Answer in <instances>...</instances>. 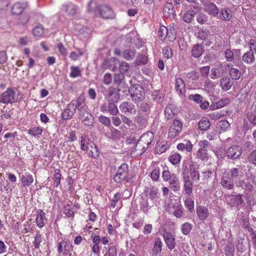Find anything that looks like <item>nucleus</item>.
<instances>
[{
    "label": "nucleus",
    "instance_id": "1",
    "mask_svg": "<svg viewBox=\"0 0 256 256\" xmlns=\"http://www.w3.org/2000/svg\"><path fill=\"white\" fill-rule=\"evenodd\" d=\"M154 138V134L152 132H148L142 135L132 150V153L136 156L143 154L150 147Z\"/></svg>",
    "mask_w": 256,
    "mask_h": 256
},
{
    "label": "nucleus",
    "instance_id": "2",
    "mask_svg": "<svg viewBox=\"0 0 256 256\" xmlns=\"http://www.w3.org/2000/svg\"><path fill=\"white\" fill-rule=\"evenodd\" d=\"M128 92L132 100L135 104L142 102L145 98L144 89L139 84H132L128 88Z\"/></svg>",
    "mask_w": 256,
    "mask_h": 256
},
{
    "label": "nucleus",
    "instance_id": "3",
    "mask_svg": "<svg viewBox=\"0 0 256 256\" xmlns=\"http://www.w3.org/2000/svg\"><path fill=\"white\" fill-rule=\"evenodd\" d=\"M132 178L129 176V167L127 164L124 162L118 167L114 177V182L118 184L122 182H130Z\"/></svg>",
    "mask_w": 256,
    "mask_h": 256
},
{
    "label": "nucleus",
    "instance_id": "4",
    "mask_svg": "<svg viewBox=\"0 0 256 256\" xmlns=\"http://www.w3.org/2000/svg\"><path fill=\"white\" fill-rule=\"evenodd\" d=\"M182 177L184 184V192L188 194L192 193L194 184L190 176L189 168L185 164H183L182 166Z\"/></svg>",
    "mask_w": 256,
    "mask_h": 256
},
{
    "label": "nucleus",
    "instance_id": "5",
    "mask_svg": "<svg viewBox=\"0 0 256 256\" xmlns=\"http://www.w3.org/2000/svg\"><path fill=\"white\" fill-rule=\"evenodd\" d=\"M226 200L228 204L231 207H236L238 210H240L244 204L242 194L228 195Z\"/></svg>",
    "mask_w": 256,
    "mask_h": 256
},
{
    "label": "nucleus",
    "instance_id": "6",
    "mask_svg": "<svg viewBox=\"0 0 256 256\" xmlns=\"http://www.w3.org/2000/svg\"><path fill=\"white\" fill-rule=\"evenodd\" d=\"M76 100H72L62 112L61 117L65 120H70L73 118L76 110Z\"/></svg>",
    "mask_w": 256,
    "mask_h": 256
},
{
    "label": "nucleus",
    "instance_id": "7",
    "mask_svg": "<svg viewBox=\"0 0 256 256\" xmlns=\"http://www.w3.org/2000/svg\"><path fill=\"white\" fill-rule=\"evenodd\" d=\"M182 121L175 118L169 129L168 132V137L172 138H174L179 134L180 132L182 131Z\"/></svg>",
    "mask_w": 256,
    "mask_h": 256
},
{
    "label": "nucleus",
    "instance_id": "8",
    "mask_svg": "<svg viewBox=\"0 0 256 256\" xmlns=\"http://www.w3.org/2000/svg\"><path fill=\"white\" fill-rule=\"evenodd\" d=\"M16 92L12 88H8L7 90L0 96V102L3 104H12L16 100Z\"/></svg>",
    "mask_w": 256,
    "mask_h": 256
},
{
    "label": "nucleus",
    "instance_id": "9",
    "mask_svg": "<svg viewBox=\"0 0 256 256\" xmlns=\"http://www.w3.org/2000/svg\"><path fill=\"white\" fill-rule=\"evenodd\" d=\"M73 250V246L68 240L64 238L60 242L58 246V251L59 254H67Z\"/></svg>",
    "mask_w": 256,
    "mask_h": 256
},
{
    "label": "nucleus",
    "instance_id": "10",
    "mask_svg": "<svg viewBox=\"0 0 256 256\" xmlns=\"http://www.w3.org/2000/svg\"><path fill=\"white\" fill-rule=\"evenodd\" d=\"M242 154V148L238 145H233L228 149L226 155L228 158L236 160L239 158Z\"/></svg>",
    "mask_w": 256,
    "mask_h": 256
},
{
    "label": "nucleus",
    "instance_id": "11",
    "mask_svg": "<svg viewBox=\"0 0 256 256\" xmlns=\"http://www.w3.org/2000/svg\"><path fill=\"white\" fill-rule=\"evenodd\" d=\"M220 184L223 188L232 190L234 188V180L228 172H224L220 178Z\"/></svg>",
    "mask_w": 256,
    "mask_h": 256
},
{
    "label": "nucleus",
    "instance_id": "12",
    "mask_svg": "<svg viewBox=\"0 0 256 256\" xmlns=\"http://www.w3.org/2000/svg\"><path fill=\"white\" fill-rule=\"evenodd\" d=\"M76 100V108L78 112L80 115V118L82 119L84 117L88 114V112L87 106L84 102V98L82 96H80L78 99L75 100Z\"/></svg>",
    "mask_w": 256,
    "mask_h": 256
},
{
    "label": "nucleus",
    "instance_id": "13",
    "mask_svg": "<svg viewBox=\"0 0 256 256\" xmlns=\"http://www.w3.org/2000/svg\"><path fill=\"white\" fill-rule=\"evenodd\" d=\"M98 11L100 16L104 19H112L114 16V12L112 8L107 5H101Z\"/></svg>",
    "mask_w": 256,
    "mask_h": 256
},
{
    "label": "nucleus",
    "instance_id": "14",
    "mask_svg": "<svg viewBox=\"0 0 256 256\" xmlns=\"http://www.w3.org/2000/svg\"><path fill=\"white\" fill-rule=\"evenodd\" d=\"M179 112L180 110L176 105L172 104H168L165 108L164 110L165 118L168 120H172L176 116Z\"/></svg>",
    "mask_w": 256,
    "mask_h": 256
},
{
    "label": "nucleus",
    "instance_id": "15",
    "mask_svg": "<svg viewBox=\"0 0 256 256\" xmlns=\"http://www.w3.org/2000/svg\"><path fill=\"white\" fill-rule=\"evenodd\" d=\"M120 112L125 114H135L136 110L135 106L130 102H123L120 106Z\"/></svg>",
    "mask_w": 256,
    "mask_h": 256
},
{
    "label": "nucleus",
    "instance_id": "16",
    "mask_svg": "<svg viewBox=\"0 0 256 256\" xmlns=\"http://www.w3.org/2000/svg\"><path fill=\"white\" fill-rule=\"evenodd\" d=\"M163 238L168 248L172 250L176 246L174 236L169 232H165L163 234Z\"/></svg>",
    "mask_w": 256,
    "mask_h": 256
},
{
    "label": "nucleus",
    "instance_id": "17",
    "mask_svg": "<svg viewBox=\"0 0 256 256\" xmlns=\"http://www.w3.org/2000/svg\"><path fill=\"white\" fill-rule=\"evenodd\" d=\"M28 6V4L27 2H18L12 6L11 10L12 14L13 15H20Z\"/></svg>",
    "mask_w": 256,
    "mask_h": 256
},
{
    "label": "nucleus",
    "instance_id": "18",
    "mask_svg": "<svg viewBox=\"0 0 256 256\" xmlns=\"http://www.w3.org/2000/svg\"><path fill=\"white\" fill-rule=\"evenodd\" d=\"M228 173L236 184L238 182V180H240V178L244 176L241 166H237L236 167L231 168Z\"/></svg>",
    "mask_w": 256,
    "mask_h": 256
},
{
    "label": "nucleus",
    "instance_id": "19",
    "mask_svg": "<svg viewBox=\"0 0 256 256\" xmlns=\"http://www.w3.org/2000/svg\"><path fill=\"white\" fill-rule=\"evenodd\" d=\"M246 117L250 124L256 126V104L246 110Z\"/></svg>",
    "mask_w": 256,
    "mask_h": 256
},
{
    "label": "nucleus",
    "instance_id": "20",
    "mask_svg": "<svg viewBox=\"0 0 256 256\" xmlns=\"http://www.w3.org/2000/svg\"><path fill=\"white\" fill-rule=\"evenodd\" d=\"M36 225L40 228H42L48 222V219L46 218V213L41 209H38L37 210L36 215Z\"/></svg>",
    "mask_w": 256,
    "mask_h": 256
},
{
    "label": "nucleus",
    "instance_id": "21",
    "mask_svg": "<svg viewBox=\"0 0 256 256\" xmlns=\"http://www.w3.org/2000/svg\"><path fill=\"white\" fill-rule=\"evenodd\" d=\"M118 92L119 90L112 86L109 87L107 90L108 102H118L120 98Z\"/></svg>",
    "mask_w": 256,
    "mask_h": 256
},
{
    "label": "nucleus",
    "instance_id": "22",
    "mask_svg": "<svg viewBox=\"0 0 256 256\" xmlns=\"http://www.w3.org/2000/svg\"><path fill=\"white\" fill-rule=\"evenodd\" d=\"M175 89L180 96H185L186 85L182 79L176 78Z\"/></svg>",
    "mask_w": 256,
    "mask_h": 256
},
{
    "label": "nucleus",
    "instance_id": "23",
    "mask_svg": "<svg viewBox=\"0 0 256 256\" xmlns=\"http://www.w3.org/2000/svg\"><path fill=\"white\" fill-rule=\"evenodd\" d=\"M209 214V210L206 206H200L196 208V214L200 221L204 222L206 220Z\"/></svg>",
    "mask_w": 256,
    "mask_h": 256
},
{
    "label": "nucleus",
    "instance_id": "24",
    "mask_svg": "<svg viewBox=\"0 0 256 256\" xmlns=\"http://www.w3.org/2000/svg\"><path fill=\"white\" fill-rule=\"evenodd\" d=\"M226 68L224 65H217L216 66L211 70L210 78L215 79L220 77L226 72Z\"/></svg>",
    "mask_w": 256,
    "mask_h": 256
},
{
    "label": "nucleus",
    "instance_id": "25",
    "mask_svg": "<svg viewBox=\"0 0 256 256\" xmlns=\"http://www.w3.org/2000/svg\"><path fill=\"white\" fill-rule=\"evenodd\" d=\"M204 10L213 16H216L219 12L216 5L210 1L206 2L204 4Z\"/></svg>",
    "mask_w": 256,
    "mask_h": 256
},
{
    "label": "nucleus",
    "instance_id": "26",
    "mask_svg": "<svg viewBox=\"0 0 256 256\" xmlns=\"http://www.w3.org/2000/svg\"><path fill=\"white\" fill-rule=\"evenodd\" d=\"M237 186L242 188L244 189V192L246 194L245 198L248 197V193L251 194L254 188L252 184L249 182H244V180L238 181L237 183Z\"/></svg>",
    "mask_w": 256,
    "mask_h": 256
},
{
    "label": "nucleus",
    "instance_id": "27",
    "mask_svg": "<svg viewBox=\"0 0 256 256\" xmlns=\"http://www.w3.org/2000/svg\"><path fill=\"white\" fill-rule=\"evenodd\" d=\"M62 9L68 13L69 16H74L78 10V8L74 4L68 2L63 4Z\"/></svg>",
    "mask_w": 256,
    "mask_h": 256
},
{
    "label": "nucleus",
    "instance_id": "28",
    "mask_svg": "<svg viewBox=\"0 0 256 256\" xmlns=\"http://www.w3.org/2000/svg\"><path fill=\"white\" fill-rule=\"evenodd\" d=\"M230 102V99L227 98L221 99L216 102H213L210 106V108L211 110L222 108Z\"/></svg>",
    "mask_w": 256,
    "mask_h": 256
},
{
    "label": "nucleus",
    "instance_id": "29",
    "mask_svg": "<svg viewBox=\"0 0 256 256\" xmlns=\"http://www.w3.org/2000/svg\"><path fill=\"white\" fill-rule=\"evenodd\" d=\"M170 188L174 192H177L180 190V182L178 178L176 175L172 176V178L169 180Z\"/></svg>",
    "mask_w": 256,
    "mask_h": 256
},
{
    "label": "nucleus",
    "instance_id": "30",
    "mask_svg": "<svg viewBox=\"0 0 256 256\" xmlns=\"http://www.w3.org/2000/svg\"><path fill=\"white\" fill-rule=\"evenodd\" d=\"M233 84V80L228 77H223L220 82L222 88L224 91L230 90Z\"/></svg>",
    "mask_w": 256,
    "mask_h": 256
},
{
    "label": "nucleus",
    "instance_id": "31",
    "mask_svg": "<svg viewBox=\"0 0 256 256\" xmlns=\"http://www.w3.org/2000/svg\"><path fill=\"white\" fill-rule=\"evenodd\" d=\"M20 178L22 185L24 187L29 186L33 183L34 178L30 174L25 173Z\"/></svg>",
    "mask_w": 256,
    "mask_h": 256
},
{
    "label": "nucleus",
    "instance_id": "32",
    "mask_svg": "<svg viewBox=\"0 0 256 256\" xmlns=\"http://www.w3.org/2000/svg\"><path fill=\"white\" fill-rule=\"evenodd\" d=\"M184 192V194H186L184 205L190 212H192L194 210V201L193 199L190 197V195L192 193L188 194Z\"/></svg>",
    "mask_w": 256,
    "mask_h": 256
},
{
    "label": "nucleus",
    "instance_id": "33",
    "mask_svg": "<svg viewBox=\"0 0 256 256\" xmlns=\"http://www.w3.org/2000/svg\"><path fill=\"white\" fill-rule=\"evenodd\" d=\"M90 140L87 135L83 134L81 136L80 148L82 150H88L90 148Z\"/></svg>",
    "mask_w": 256,
    "mask_h": 256
},
{
    "label": "nucleus",
    "instance_id": "34",
    "mask_svg": "<svg viewBox=\"0 0 256 256\" xmlns=\"http://www.w3.org/2000/svg\"><path fill=\"white\" fill-rule=\"evenodd\" d=\"M164 14L166 16H172L174 17L176 15V11L174 9L173 4L168 2L166 4L164 8Z\"/></svg>",
    "mask_w": 256,
    "mask_h": 256
},
{
    "label": "nucleus",
    "instance_id": "35",
    "mask_svg": "<svg viewBox=\"0 0 256 256\" xmlns=\"http://www.w3.org/2000/svg\"><path fill=\"white\" fill-rule=\"evenodd\" d=\"M75 29L78 32V34L83 38H88L91 32L90 30L86 26L80 27V26L76 25Z\"/></svg>",
    "mask_w": 256,
    "mask_h": 256
},
{
    "label": "nucleus",
    "instance_id": "36",
    "mask_svg": "<svg viewBox=\"0 0 256 256\" xmlns=\"http://www.w3.org/2000/svg\"><path fill=\"white\" fill-rule=\"evenodd\" d=\"M182 160V156L176 152H172L168 158V160L173 165H176L180 163Z\"/></svg>",
    "mask_w": 256,
    "mask_h": 256
},
{
    "label": "nucleus",
    "instance_id": "37",
    "mask_svg": "<svg viewBox=\"0 0 256 256\" xmlns=\"http://www.w3.org/2000/svg\"><path fill=\"white\" fill-rule=\"evenodd\" d=\"M210 126V122L208 119L206 117L202 118L198 122V128L202 130H206Z\"/></svg>",
    "mask_w": 256,
    "mask_h": 256
},
{
    "label": "nucleus",
    "instance_id": "38",
    "mask_svg": "<svg viewBox=\"0 0 256 256\" xmlns=\"http://www.w3.org/2000/svg\"><path fill=\"white\" fill-rule=\"evenodd\" d=\"M152 204L149 203L147 198H142V200L140 202V208L145 214H146L148 212L150 208L152 207Z\"/></svg>",
    "mask_w": 256,
    "mask_h": 256
},
{
    "label": "nucleus",
    "instance_id": "39",
    "mask_svg": "<svg viewBox=\"0 0 256 256\" xmlns=\"http://www.w3.org/2000/svg\"><path fill=\"white\" fill-rule=\"evenodd\" d=\"M168 148L166 141L158 142L156 144V150L158 154L164 152Z\"/></svg>",
    "mask_w": 256,
    "mask_h": 256
},
{
    "label": "nucleus",
    "instance_id": "40",
    "mask_svg": "<svg viewBox=\"0 0 256 256\" xmlns=\"http://www.w3.org/2000/svg\"><path fill=\"white\" fill-rule=\"evenodd\" d=\"M118 70L120 74L123 76H130L132 73V70L130 68V65H119Z\"/></svg>",
    "mask_w": 256,
    "mask_h": 256
},
{
    "label": "nucleus",
    "instance_id": "41",
    "mask_svg": "<svg viewBox=\"0 0 256 256\" xmlns=\"http://www.w3.org/2000/svg\"><path fill=\"white\" fill-rule=\"evenodd\" d=\"M196 156L202 161H206L208 159V155L206 149L199 148L196 152Z\"/></svg>",
    "mask_w": 256,
    "mask_h": 256
},
{
    "label": "nucleus",
    "instance_id": "42",
    "mask_svg": "<svg viewBox=\"0 0 256 256\" xmlns=\"http://www.w3.org/2000/svg\"><path fill=\"white\" fill-rule=\"evenodd\" d=\"M162 244L160 238H157L155 240L152 250L154 254L157 255L158 253L161 252Z\"/></svg>",
    "mask_w": 256,
    "mask_h": 256
},
{
    "label": "nucleus",
    "instance_id": "43",
    "mask_svg": "<svg viewBox=\"0 0 256 256\" xmlns=\"http://www.w3.org/2000/svg\"><path fill=\"white\" fill-rule=\"evenodd\" d=\"M242 60L246 63H252L254 62L255 58L254 53L250 50L246 52L242 56Z\"/></svg>",
    "mask_w": 256,
    "mask_h": 256
},
{
    "label": "nucleus",
    "instance_id": "44",
    "mask_svg": "<svg viewBox=\"0 0 256 256\" xmlns=\"http://www.w3.org/2000/svg\"><path fill=\"white\" fill-rule=\"evenodd\" d=\"M202 52V48L198 44L194 45L192 50V55L195 58H199Z\"/></svg>",
    "mask_w": 256,
    "mask_h": 256
},
{
    "label": "nucleus",
    "instance_id": "45",
    "mask_svg": "<svg viewBox=\"0 0 256 256\" xmlns=\"http://www.w3.org/2000/svg\"><path fill=\"white\" fill-rule=\"evenodd\" d=\"M136 123L142 128H145L148 124V120L146 116L139 114L136 118Z\"/></svg>",
    "mask_w": 256,
    "mask_h": 256
},
{
    "label": "nucleus",
    "instance_id": "46",
    "mask_svg": "<svg viewBox=\"0 0 256 256\" xmlns=\"http://www.w3.org/2000/svg\"><path fill=\"white\" fill-rule=\"evenodd\" d=\"M116 102H108V112L112 116H116L119 112L117 106L115 104Z\"/></svg>",
    "mask_w": 256,
    "mask_h": 256
},
{
    "label": "nucleus",
    "instance_id": "47",
    "mask_svg": "<svg viewBox=\"0 0 256 256\" xmlns=\"http://www.w3.org/2000/svg\"><path fill=\"white\" fill-rule=\"evenodd\" d=\"M195 12L192 10H188L183 16V20L186 23H190L194 20Z\"/></svg>",
    "mask_w": 256,
    "mask_h": 256
},
{
    "label": "nucleus",
    "instance_id": "48",
    "mask_svg": "<svg viewBox=\"0 0 256 256\" xmlns=\"http://www.w3.org/2000/svg\"><path fill=\"white\" fill-rule=\"evenodd\" d=\"M84 51L82 49H78L76 51H74L70 52V58L73 60H76L82 55L84 54Z\"/></svg>",
    "mask_w": 256,
    "mask_h": 256
},
{
    "label": "nucleus",
    "instance_id": "49",
    "mask_svg": "<svg viewBox=\"0 0 256 256\" xmlns=\"http://www.w3.org/2000/svg\"><path fill=\"white\" fill-rule=\"evenodd\" d=\"M90 148L88 149V150H86L88 154L92 158H96L99 156V152L96 146L92 144V145H90Z\"/></svg>",
    "mask_w": 256,
    "mask_h": 256
},
{
    "label": "nucleus",
    "instance_id": "50",
    "mask_svg": "<svg viewBox=\"0 0 256 256\" xmlns=\"http://www.w3.org/2000/svg\"><path fill=\"white\" fill-rule=\"evenodd\" d=\"M248 162L256 166V150L252 151L246 158Z\"/></svg>",
    "mask_w": 256,
    "mask_h": 256
},
{
    "label": "nucleus",
    "instance_id": "51",
    "mask_svg": "<svg viewBox=\"0 0 256 256\" xmlns=\"http://www.w3.org/2000/svg\"><path fill=\"white\" fill-rule=\"evenodd\" d=\"M64 213L68 218H72L74 216V212L72 210L71 204H68L64 208Z\"/></svg>",
    "mask_w": 256,
    "mask_h": 256
},
{
    "label": "nucleus",
    "instance_id": "52",
    "mask_svg": "<svg viewBox=\"0 0 256 256\" xmlns=\"http://www.w3.org/2000/svg\"><path fill=\"white\" fill-rule=\"evenodd\" d=\"M83 122L84 124L87 126H92L94 123V117L90 113L87 114L83 118Z\"/></svg>",
    "mask_w": 256,
    "mask_h": 256
},
{
    "label": "nucleus",
    "instance_id": "53",
    "mask_svg": "<svg viewBox=\"0 0 256 256\" xmlns=\"http://www.w3.org/2000/svg\"><path fill=\"white\" fill-rule=\"evenodd\" d=\"M192 229V224L188 222H186L182 224L181 230L184 235L188 234Z\"/></svg>",
    "mask_w": 256,
    "mask_h": 256
},
{
    "label": "nucleus",
    "instance_id": "54",
    "mask_svg": "<svg viewBox=\"0 0 256 256\" xmlns=\"http://www.w3.org/2000/svg\"><path fill=\"white\" fill-rule=\"evenodd\" d=\"M42 129L40 127H33L28 130V134L32 136L41 135L42 132Z\"/></svg>",
    "mask_w": 256,
    "mask_h": 256
},
{
    "label": "nucleus",
    "instance_id": "55",
    "mask_svg": "<svg viewBox=\"0 0 256 256\" xmlns=\"http://www.w3.org/2000/svg\"><path fill=\"white\" fill-rule=\"evenodd\" d=\"M230 127V124L226 120H222L218 122L217 128L222 131L226 130Z\"/></svg>",
    "mask_w": 256,
    "mask_h": 256
},
{
    "label": "nucleus",
    "instance_id": "56",
    "mask_svg": "<svg viewBox=\"0 0 256 256\" xmlns=\"http://www.w3.org/2000/svg\"><path fill=\"white\" fill-rule=\"evenodd\" d=\"M136 52L134 50H126L123 53L124 58L126 60H130L133 58L135 56Z\"/></svg>",
    "mask_w": 256,
    "mask_h": 256
},
{
    "label": "nucleus",
    "instance_id": "57",
    "mask_svg": "<svg viewBox=\"0 0 256 256\" xmlns=\"http://www.w3.org/2000/svg\"><path fill=\"white\" fill-rule=\"evenodd\" d=\"M230 75L232 80H238L240 78L241 73L238 69L231 68L230 71Z\"/></svg>",
    "mask_w": 256,
    "mask_h": 256
},
{
    "label": "nucleus",
    "instance_id": "58",
    "mask_svg": "<svg viewBox=\"0 0 256 256\" xmlns=\"http://www.w3.org/2000/svg\"><path fill=\"white\" fill-rule=\"evenodd\" d=\"M61 180V174L59 169H56L54 171V184L56 187H58L60 184Z\"/></svg>",
    "mask_w": 256,
    "mask_h": 256
},
{
    "label": "nucleus",
    "instance_id": "59",
    "mask_svg": "<svg viewBox=\"0 0 256 256\" xmlns=\"http://www.w3.org/2000/svg\"><path fill=\"white\" fill-rule=\"evenodd\" d=\"M224 250L226 256H234L235 252L234 246L232 244L226 245L224 246Z\"/></svg>",
    "mask_w": 256,
    "mask_h": 256
},
{
    "label": "nucleus",
    "instance_id": "60",
    "mask_svg": "<svg viewBox=\"0 0 256 256\" xmlns=\"http://www.w3.org/2000/svg\"><path fill=\"white\" fill-rule=\"evenodd\" d=\"M166 168L167 170H164L162 172V178L163 180L165 182H168L172 178V176L176 175L174 174H172L168 170V168Z\"/></svg>",
    "mask_w": 256,
    "mask_h": 256
},
{
    "label": "nucleus",
    "instance_id": "61",
    "mask_svg": "<svg viewBox=\"0 0 256 256\" xmlns=\"http://www.w3.org/2000/svg\"><path fill=\"white\" fill-rule=\"evenodd\" d=\"M160 174V168L158 166L155 167L152 171L150 177L152 180L156 181L158 180Z\"/></svg>",
    "mask_w": 256,
    "mask_h": 256
},
{
    "label": "nucleus",
    "instance_id": "62",
    "mask_svg": "<svg viewBox=\"0 0 256 256\" xmlns=\"http://www.w3.org/2000/svg\"><path fill=\"white\" fill-rule=\"evenodd\" d=\"M198 38L202 40H206L210 36V32L208 30H204L198 32Z\"/></svg>",
    "mask_w": 256,
    "mask_h": 256
},
{
    "label": "nucleus",
    "instance_id": "63",
    "mask_svg": "<svg viewBox=\"0 0 256 256\" xmlns=\"http://www.w3.org/2000/svg\"><path fill=\"white\" fill-rule=\"evenodd\" d=\"M226 114L222 112H212L208 114L209 117L214 120H216L224 116Z\"/></svg>",
    "mask_w": 256,
    "mask_h": 256
},
{
    "label": "nucleus",
    "instance_id": "64",
    "mask_svg": "<svg viewBox=\"0 0 256 256\" xmlns=\"http://www.w3.org/2000/svg\"><path fill=\"white\" fill-rule=\"evenodd\" d=\"M221 18L224 20H228L232 18L230 12L226 9H223L220 11Z\"/></svg>",
    "mask_w": 256,
    "mask_h": 256
}]
</instances>
